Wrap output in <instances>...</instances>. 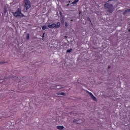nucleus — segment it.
I'll return each mask as SVG.
<instances>
[{
    "label": "nucleus",
    "instance_id": "obj_14",
    "mask_svg": "<svg viewBox=\"0 0 130 130\" xmlns=\"http://www.w3.org/2000/svg\"><path fill=\"white\" fill-rule=\"evenodd\" d=\"M72 5H77V3H76V2L74 1L72 3Z\"/></svg>",
    "mask_w": 130,
    "mask_h": 130
},
{
    "label": "nucleus",
    "instance_id": "obj_4",
    "mask_svg": "<svg viewBox=\"0 0 130 130\" xmlns=\"http://www.w3.org/2000/svg\"><path fill=\"white\" fill-rule=\"evenodd\" d=\"M48 27L50 29H54V28H59V27H60V23L57 22V24L52 23V24H48Z\"/></svg>",
    "mask_w": 130,
    "mask_h": 130
},
{
    "label": "nucleus",
    "instance_id": "obj_11",
    "mask_svg": "<svg viewBox=\"0 0 130 130\" xmlns=\"http://www.w3.org/2000/svg\"><path fill=\"white\" fill-rule=\"evenodd\" d=\"M26 39L27 40H29V39H30V34H27L26 35Z\"/></svg>",
    "mask_w": 130,
    "mask_h": 130
},
{
    "label": "nucleus",
    "instance_id": "obj_8",
    "mask_svg": "<svg viewBox=\"0 0 130 130\" xmlns=\"http://www.w3.org/2000/svg\"><path fill=\"white\" fill-rule=\"evenodd\" d=\"M57 129L62 130V129H63V128H64V127L63 126L58 125V126H57Z\"/></svg>",
    "mask_w": 130,
    "mask_h": 130
},
{
    "label": "nucleus",
    "instance_id": "obj_15",
    "mask_svg": "<svg viewBox=\"0 0 130 130\" xmlns=\"http://www.w3.org/2000/svg\"><path fill=\"white\" fill-rule=\"evenodd\" d=\"M65 26L66 27H68V26H69V24H68V22H65Z\"/></svg>",
    "mask_w": 130,
    "mask_h": 130
},
{
    "label": "nucleus",
    "instance_id": "obj_16",
    "mask_svg": "<svg viewBox=\"0 0 130 130\" xmlns=\"http://www.w3.org/2000/svg\"><path fill=\"white\" fill-rule=\"evenodd\" d=\"M4 13H5V14H6V13H7V9H4Z\"/></svg>",
    "mask_w": 130,
    "mask_h": 130
},
{
    "label": "nucleus",
    "instance_id": "obj_21",
    "mask_svg": "<svg viewBox=\"0 0 130 130\" xmlns=\"http://www.w3.org/2000/svg\"><path fill=\"white\" fill-rule=\"evenodd\" d=\"M44 34H45V33H44L43 35V38L44 37Z\"/></svg>",
    "mask_w": 130,
    "mask_h": 130
},
{
    "label": "nucleus",
    "instance_id": "obj_20",
    "mask_svg": "<svg viewBox=\"0 0 130 130\" xmlns=\"http://www.w3.org/2000/svg\"><path fill=\"white\" fill-rule=\"evenodd\" d=\"M115 1V0H109V1H108V3L109 2H111V1Z\"/></svg>",
    "mask_w": 130,
    "mask_h": 130
},
{
    "label": "nucleus",
    "instance_id": "obj_17",
    "mask_svg": "<svg viewBox=\"0 0 130 130\" xmlns=\"http://www.w3.org/2000/svg\"><path fill=\"white\" fill-rule=\"evenodd\" d=\"M79 0H74V1H75L76 3H79Z\"/></svg>",
    "mask_w": 130,
    "mask_h": 130
},
{
    "label": "nucleus",
    "instance_id": "obj_5",
    "mask_svg": "<svg viewBox=\"0 0 130 130\" xmlns=\"http://www.w3.org/2000/svg\"><path fill=\"white\" fill-rule=\"evenodd\" d=\"M87 92L88 93L91 98H92V99L94 101H97V99L96 98V97H95V96H94V95H93V94L91 92H89L88 91H87Z\"/></svg>",
    "mask_w": 130,
    "mask_h": 130
},
{
    "label": "nucleus",
    "instance_id": "obj_2",
    "mask_svg": "<svg viewBox=\"0 0 130 130\" xmlns=\"http://www.w3.org/2000/svg\"><path fill=\"white\" fill-rule=\"evenodd\" d=\"M23 5H24L23 11L25 13H27V12H28V11H29V9H30V8H31V3L30 2V1L24 0L23 1Z\"/></svg>",
    "mask_w": 130,
    "mask_h": 130
},
{
    "label": "nucleus",
    "instance_id": "obj_24",
    "mask_svg": "<svg viewBox=\"0 0 130 130\" xmlns=\"http://www.w3.org/2000/svg\"><path fill=\"white\" fill-rule=\"evenodd\" d=\"M2 63V62H0V64Z\"/></svg>",
    "mask_w": 130,
    "mask_h": 130
},
{
    "label": "nucleus",
    "instance_id": "obj_19",
    "mask_svg": "<svg viewBox=\"0 0 130 130\" xmlns=\"http://www.w3.org/2000/svg\"><path fill=\"white\" fill-rule=\"evenodd\" d=\"M127 12H129L130 13V9H127Z\"/></svg>",
    "mask_w": 130,
    "mask_h": 130
},
{
    "label": "nucleus",
    "instance_id": "obj_23",
    "mask_svg": "<svg viewBox=\"0 0 130 130\" xmlns=\"http://www.w3.org/2000/svg\"><path fill=\"white\" fill-rule=\"evenodd\" d=\"M69 6H70V4H68V5H67V7H69Z\"/></svg>",
    "mask_w": 130,
    "mask_h": 130
},
{
    "label": "nucleus",
    "instance_id": "obj_12",
    "mask_svg": "<svg viewBox=\"0 0 130 130\" xmlns=\"http://www.w3.org/2000/svg\"><path fill=\"white\" fill-rule=\"evenodd\" d=\"M64 94H65L64 92H60V93H57V95H63Z\"/></svg>",
    "mask_w": 130,
    "mask_h": 130
},
{
    "label": "nucleus",
    "instance_id": "obj_22",
    "mask_svg": "<svg viewBox=\"0 0 130 130\" xmlns=\"http://www.w3.org/2000/svg\"><path fill=\"white\" fill-rule=\"evenodd\" d=\"M108 69H110V66H108Z\"/></svg>",
    "mask_w": 130,
    "mask_h": 130
},
{
    "label": "nucleus",
    "instance_id": "obj_1",
    "mask_svg": "<svg viewBox=\"0 0 130 130\" xmlns=\"http://www.w3.org/2000/svg\"><path fill=\"white\" fill-rule=\"evenodd\" d=\"M104 9L106 10L108 13H112L114 11V7L113 5L107 2L104 4Z\"/></svg>",
    "mask_w": 130,
    "mask_h": 130
},
{
    "label": "nucleus",
    "instance_id": "obj_10",
    "mask_svg": "<svg viewBox=\"0 0 130 130\" xmlns=\"http://www.w3.org/2000/svg\"><path fill=\"white\" fill-rule=\"evenodd\" d=\"M47 27H46V26L45 25H42V30H46V29L47 28Z\"/></svg>",
    "mask_w": 130,
    "mask_h": 130
},
{
    "label": "nucleus",
    "instance_id": "obj_3",
    "mask_svg": "<svg viewBox=\"0 0 130 130\" xmlns=\"http://www.w3.org/2000/svg\"><path fill=\"white\" fill-rule=\"evenodd\" d=\"M13 15L15 18H23L24 14L22 13V9L18 8L16 11L13 13Z\"/></svg>",
    "mask_w": 130,
    "mask_h": 130
},
{
    "label": "nucleus",
    "instance_id": "obj_13",
    "mask_svg": "<svg viewBox=\"0 0 130 130\" xmlns=\"http://www.w3.org/2000/svg\"><path fill=\"white\" fill-rule=\"evenodd\" d=\"M72 50H73L72 49H68L67 51V52L70 53L72 52Z\"/></svg>",
    "mask_w": 130,
    "mask_h": 130
},
{
    "label": "nucleus",
    "instance_id": "obj_18",
    "mask_svg": "<svg viewBox=\"0 0 130 130\" xmlns=\"http://www.w3.org/2000/svg\"><path fill=\"white\" fill-rule=\"evenodd\" d=\"M88 21H89V22H91V19H90V18H88Z\"/></svg>",
    "mask_w": 130,
    "mask_h": 130
},
{
    "label": "nucleus",
    "instance_id": "obj_7",
    "mask_svg": "<svg viewBox=\"0 0 130 130\" xmlns=\"http://www.w3.org/2000/svg\"><path fill=\"white\" fill-rule=\"evenodd\" d=\"M127 9L125 10V11L123 13V15L124 16H127V15H128V14H129V11H127Z\"/></svg>",
    "mask_w": 130,
    "mask_h": 130
},
{
    "label": "nucleus",
    "instance_id": "obj_6",
    "mask_svg": "<svg viewBox=\"0 0 130 130\" xmlns=\"http://www.w3.org/2000/svg\"><path fill=\"white\" fill-rule=\"evenodd\" d=\"M74 122H76L78 124H81L82 123V120L81 119H79V120L74 121Z\"/></svg>",
    "mask_w": 130,
    "mask_h": 130
},
{
    "label": "nucleus",
    "instance_id": "obj_9",
    "mask_svg": "<svg viewBox=\"0 0 130 130\" xmlns=\"http://www.w3.org/2000/svg\"><path fill=\"white\" fill-rule=\"evenodd\" d=\"M10 79L13 80V81H18V77H11Z\"/></svg>",
    "mask_w": 130,
    "mask_h": 130
}]
</instances>
